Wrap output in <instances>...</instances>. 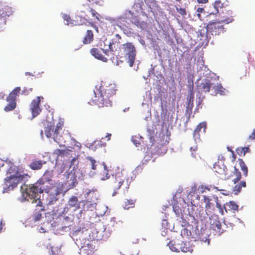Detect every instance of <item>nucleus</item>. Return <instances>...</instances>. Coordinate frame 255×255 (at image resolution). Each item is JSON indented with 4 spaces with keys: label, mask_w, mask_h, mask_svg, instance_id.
Instances as JSON below:
<instances>
[{
    "label": "nucleus",
    "mask_w": 255,
    "mask_h": 255,
    "mask_svg": "<svg viewBox=\"0 0 255 255\" xmlns=\"http://www.w3.org/2000/svg\"><path fill=\"white\" fill-rule=\"evenodd\" d=\"M229 176V178H233L232 180L235 184L241 179L242 175L239 169H237L236 167H234V171L233 172V174Z\"/></svg>",
    "instance_id": "24"
},
{
    "label": "nucleus",
    "mask_w": 255,
    "mask_h": 255,
    "mask_svg": "<svg viewBox=\"0 0 255 255\" xmlns=\"http://www.w3.org/2000/svg\"><path fill=\"white\" fill-rule=\"evenodd\" d=\"M198 129H195L193 132V138L196 143L201 141L200 132L197 131Z\"/></svg>",
    "instance_id": "42"
},
{
    "label": "nucleus",
    "mask_w": 255,
    "mask_h": 255,
    "mask_svg": "<svg viewBox=\"0 0 255 255\" xmlns=\"http://www.w3.org/2000/svg\"><path fill=\"white\" fill-rule=\"evenodd\" d=\"M173 209L177 217H181L182 216L181 209L177 205H174L173 206Z\"/></svg>",
    "instance_id": "39"
},
{
    "label": "nucleus",
    "mask_w": 255,
    "mask_h": 255,
    "mask_svg": "<svg viewBox=\"0 0 255 255\" xmlns=\"http://www.w3.org/2000/svg\"><path fill=\"white\" fill-rule=\"evenodd\" d=\"M199 3H206L208 1V0H197Z\"/></svg>",
    "instance_id": "57"
},
{
    "label": "nucleus",
    "mask_w": 255,
    "mask_h": 255,
    "mask_svg": "<svg viewBox=\"0 0 255 255\" xmlns=\"http://www.w3.org/2000/svg\"><path fill=\"white\" fill-rule=\"evenodd\" d=\"M87 159L90 161V165L91 166V168L93 170H95L96 169V161L95 159H94L92 157L88 156L87 157Z\"/></svg>",
    "instance_id": "40"
},
{
    "label": "nucleus",
    "mask_w": 255,
    "mask_h": 255,
    "mask_svg": "<svg viewBox=\"0 0 255 255\" xmlns=\"http://www.w3.org/2000/svg\"><path fill=\"white\" fill-rule=\"evenodd\" d=\"M53 170H46L42 177L37 181V184L41 186H46L48 188L51 202L58 200L57 196L60 194L63 190V185L61 183H52Z\"/></svg>",
    "instance_id": "3"
},
{
    "label": "nucleus",
    "mask_w": 255,
    "mask_h": 255,
    "mask_svg": "<svg viewBox=\"0 0 255 255\" xmlns=\"http://www.w3.org/2000/svg\"><path fill=\"white\" fill-rule=\"evenodd\" d=\"M212 78L204 79L201 83L198 86L197 88L199 91L201 93H207L209 92L211 89V84H213L212 83Z\"/></svg>",
    "instance_id": "14"
},
{
    "label": "nucleus",
    "mask_w": 255,
    "mask_h": 255,
    "mask_svg": "<svg viewBox=\"0 0 255 255\" xmlns=\"http://www.w3.org/2000/svg\"><path fill=\"white\" fill-rule=\"evenodd\" d=\"M168 246L170 249L173 251L175 252H180L181 250L180 243H175V242H173V241H170L168 243Z\"/></svg>",
    "instance_id": "26"
},
{
    "label": "nucleus",
    "mask_w": 255,
    "mask_h": 255,
    "mask_svg": "<svg viewBox=\"0 0 255 255\" xmlns=\"http://www.w3.org/2000/svg\"><path fill=\"white\" fill-rule=\"evenodd\" d=\"M224 208L226 213H235L239 210V205L234 201H231L227 202L224 205Z\"/></svg>",
    "instance_id": "16"
},
{
    "label": "nucleus",
    "mask_w": 255,
    "mask_h": 255,
    "mask_svg": "<svg viewBox=\"0 0 255 255\" xmlns=\"http://www.w3.org/2000/svg\"><path fill=\"white\" fill-rule=\"evenodd\" d=\"M21 89L19 87H17L14 88L8 95V97L6 98V101H13L16 102V97L20 93Z\"/></svg>",
    "instance_id": "20"
},
{
    "label": "nucleus",
    "mask_w": 255,
    "mask_h": 255,
    "mask_svg": "<svg viewBox=\"0 0 255 255\" xmlns=\"http://www.w3.org/2000/svg\"><path fill=\"white\" fill-rule=\"evenodd\" d=\"M69 150L67 149H56L53 151V154L56 155L57 156H64L68 153Z\"/></svg>",
    "instance_id": "34"
},
{
    "label": "nucleus",
    "mask_w": 255,
    "mask_h": 255,
    "mask_svg": "<svg viewBox=\"0 0 255 255\" xmlns=\"http://www.w3.org/2000/svg\"><path fill=\"white\" fill-rule=\"evenodd\" d=\"M91 19H90L88 16H82L81 15H77L72 19L71 24L74 25H86L87 23H89Z\"/></svg>",
    "instance_id": "15"
},
{
    "label": "nucleus",
    "mask_w": 255,
    "mask_h": 255,
    "mask_svg": "<svg viewBox=\"0 0 255 255\" xmlns=\"http://www.w3.org/2000/svg\"><path fill=\"white\" fill-rule=\"evenodd\" d=\"M94 40L93 32L91 30H87L83 39V43L84 44H88L91 43Z\"/></svg>",
    "instance_id": "23"
},
{
    "label": "nucleus",
    "mask_w": 255,
    "mask_h": 255,
    "mask_svg": "<svg viewBox=\"0 0 255 255\" xmlns=\"http://www.w3.org/2000/svg\"><path fill=\"white\" fill-rule=\"evenodd\" d=\"M122 50L126 57L128 58V63L130 67H132L135 59L136 51L134 46L131 42H127L122 46Z\"/></svg>",
    "instance_id": "7"
},
{
    "label": "nucleus",
    "mask_w": 255,
    "mask_h": 255,
    "mask_svg": "<svg viewBox=\"0 0 255 255\" xmlns=\"http://www.w3.org/2000/svg\"><path fill=\"white\" fill-rule=\"evenodd\" d=\"M139 41L142 45H145V42L143 39H140V40H139Z\"/></svg>",
    "instance_id": "60"
},
{
    "label": "nucleus",
    "mask_w": 255,
    "mask_h": 255,
    "mask_svg": "<svg viewBox=\"0 0 255 255\" xmlns=\"http://www.w3.org/2000/svg\"><path fill=\"white\" fill-rule=\"evenodd\" d=\"M204 202L205 203V208L206 210H208L211 208L213 204L211 203V199L209 197L204 196Z\"/></svg>",
    "instance_id": "37"
},
{
    "label": "nucleus",
    "mask_w": 255,
    "mask_h": 255,
    "mask_svg": "<svg viewBox=\"0 0 255 255\" xmlns=\"http://www.w3.org/2000/svg\"><path fill=\"white\" fill-rule=\"evenodd\" d=\"M32 91V88H24L23 90L22 91V94L25 95H28Z\"/></svg>",
    "instance_id": "47"
},
{
    "label": "nucleus",
    "mask_w": 255,
    "mask_h": 255,
    "mask_svg": "<svg viewBox=\"0 0 255 255\" xmlns=\"http://www.w3.org/2000/svg\"><path fill=\"white\" fill-rule=\"evenodd\" d=\"M42 216L41 213L39 211L36 212L32 216V219L34 221H38L40 220Z\"/></svg>",
    "instance_id": "44"
},
{
    "label": "nucleus",
    "mask_w": 255,
    "mask_h": 255,
    "mask_svg": "<svg viewBox=\"0 0 255 255\" xmlns=\"http://www.w3.org/2000/svg\"><path fill=\"white\" fill-rule=\"evenodd\" d=\"M135 200L126 199L123 203L122 206L125 209L128 210L134 206Z\"/></svg>",
    "instance_id": "25"
},
{
    "label": "nucleus",
    "mask_w": 255,
    "mask_h": 255,
    "mask_svg": "<svg viewBox=\"0 0 255 255\" xmlns=\"http://www.w3.org/2000/svg\"><path fill=\"white\" fill-rule=\"evenodd\" d=\"M43 99V97L38 96L32 101L30 105V109L33 118L38 116L41 112V109L40 107V104L41 100Z\"/></svg>",
    "instance_id": "11"
},
{
    "label": "nucleus",
    "mask_w": 255,
    "mask_h": 255,
    "mask_svg": "<svg viewBox=\"0 0 255 255\" xmlns=\"http://www.w3.org/2000/svg\"><path fill=\"white\" fill-rule=\"evenodd\" d=\"M111 177L110 174L109 173V170L106 165L104 167V170L100 173V178L102 180L110 179Z\"/></svg>",
    "instance_id": "28"
},
{
    "label": "nucleus",
    "mask_w": 255,
    "mask_h": 255,
    "mask_svg": "<svg viewBox=\"0 0 255 255\" xmlns=\"http://www.w3.org/2000/svg\"><path fill=\"white\" fill-rule=\"evenodd\" d=\"M126 177L121 173L118 172L114 175H112L109 182V187L111 190L113 191V196L117 195L118 190L123 189L127 190L129 188V185L128 180L125 181Z\"/></svg>",
    "instance_id": "5"
},
{
    "label": "nucleus",
    "mask_w": 255,
    "mask_h": 255,
    "mask_svg": "<svg viewBox=\"0 0 255 255\" xmlns=\"http://www.w3.org/2000/svg\"><path fill=\"white\" fill-rule=\"evenodd\" d=\"M95 246L93 243L88 241L81 247L79 253L80 255H95Z\"/></svg>",
    "instance_id": "12"
},
{
    "label": "nucleus",
    "mask_w": 255,
    "mask_h": 255,
    "mask_svg": "<svg viewBox=\"0 0 255 255\" xmlns=\"http://www.w3.org/2000/svg\"><path fill=\"white\" fill-rule=\"evenodd\" d=\"M75 145H76L78 147L79 149H80L81 147V144H80V143H79L78 142L76 141V143L75 144Z\"/></svg>",
    "instance_id": "63"
},
{
    "label": "nucleus",
    "mask_w": 255,
    "mask_h": 255,
    "mask_svg": "<svg viewBox=\"0 0 255 255\" xmlns=\"http://www.w3.org/2000/svg\"><path fill=\"white\" fill-rule=\"evenodd\" d=\"M8 168L6 170L7 176L4 179V184L6 188V190H13L22 181L25 182L30 178L27 173H24L20 170L18 166L15 165L10 161H6Z\"/></svg>",
    "instance_id": "2"
},
{
    "label": "nucleus",
    "mask_w": 255,
    "mask_h": 255,
    "mask_svg": "<svg viewBox=\"0 0 255 255\" xmlns=\"http://www.w3.org/2000/svg\"><path fill=\"white\" fill-rule=\"evenodd\" d=\"M61 131H59L57 132L56 135H55V136L53 138L54 140L57 142L60 147L64 145V144L66 141L65 137L62 135Z\"/></svg>",
    "instance_id": "22"
},
{
    "label": "nucleus",
    "mask_w": 255,
    "mask_h": 255,
    "mask_svg": "<svg viewBox=\"0 0 255 255\" xmlns=\"http://www.w3.org/2000/svg\"><path fill=\"white\" fill-rule=\"evenodd\" d=\"M46 188V186H41L39 184H37V182L29 186L24 184L21 186L22 196L27 201L32 200V203L39 200V194L43 192L48 194V192L50 191L48 190V188Z\"/></svg>",
    "instance_id": "4"
},
{
    "label": "nucleus",
    "mask_w": 255,
    "mask_h": 255,
    "mask_svg": "<svg viewBox=\"0 0 255 255\" xmlns=\"http://www.w3.org/2000/svg\"><path fill=\"white\" fill-rule=\"evenodd\" d=\"M238 162H239V163L240 164V166L241 167H244L245 166H246V164L244 162V161L243 160V159H238Z\"/></svg>",
    "instance_id": "54"
},
{
    "label": "nucleus",
    "mask_w": 255,
    "mask_h": 255,
    "mask_svg": "<svg viewBox=\"0 0 255 255\" xmlns=\"http://www.w3.org/2000/svg\"><path fill=\"white\" fill-rule=\"evenodd\" d=\"M62 18H63L64 21H66V25L73 26V25L71 23V22L72 21V19L71 18L70 16L69 15L63 14Z\"/></svg>",
    "instance_id": "38"
},
{
    "label": "nucleus",
    "mask_w": 255,
    "mask_h": 255,
    "mask_svg": "<svg viewBox=\"0 0 255 255\" xmlns=\"http://www.w3.org/2000/svg\"><path fill=\"white\" fill-rule=\"evenodd\" d=\"M63 127V122H59L56 124V126L51 124L48 125V126L45 128V134L47 137H51L53 139L57 132L62 130Z\"/></svg>",
    "instance_id": "10"
},
{
    "label": "nucleus",
    "mask_w": 255,
    "mask_h": 255,
    "mask_svg": "<svg viewBox=\"0 0 255 255\" xmlns=\"http://www.w3.org/2000/svg\"><path fill=\"white\" fill-rule=\"evenodd\" d=\"M8 102V103L7 104V105L4 107V110L5 112H9L13 110L16 106V102H13L11 101H7Z\"/></svg>",
    "instance_id": "30"
},
{
    "label": "nucleus",
    "mask_w": 255,
    "mask_h": 255,
    "mask_svg": "<svg viewBox=\"0 0 255 255\" xmlns=\"http://www.w3.org/2000/svg\"><path fill=\"white\" fill-rule=\"evenodd\" d=\"M77 159L76 158H73L71 162H70V167L71 168L73 165H74V163L76 161Z\"/></svg>",
    "instance_id": "56"
},
{
    "label": "nucleus",
    "mask_w": 255,
    "mask_h": 255,
    "mask_svg": "<svg viewBox=\"0 0 255 255\" xmlns=\"http://www.w3.org/2000/svg\"><path fill=\"white\" fill-rule=\"evenodd\" d=\"M9 14H7L3 10L0 9V20H4L6 16H8Z\"/></svg>",
    "instance_id": "46"
},
{
    "label": "nucleus",
    "mask_w": 255,
    "mask_h": 255,
    "mask_svg": "<svg viewBox=\"0 0 255 255\" xmlns=\"http://www.w3.org/2000/svg\"><path fill=\"white\" fill-rule=\"evenodd\" d=\"M194 94L192 92H191L190 94H189L187 98V108L192 109L193 107V102H194Z\"/></svg>",
    "instance_id": "31"
},
{
    "label": "nucleus",
    "mask_w": 255,
    "mask_h": 255,
    "mask_svg": "<svg viewBox=\"0 0 255 255\" xmlns=\"http://www.w3.org/2000/svg\"><path fill=\"white\" fill-rule=\"evenodd\" d=\"M207 127V124L206 122H202L200 123L196 127L195 129H198L197 131L199 132H201L205 133L206 131V128Z\"/></svg>",
    "instance_id": "33"
},
{
    "label": "nucleus",
    "mask_w": 255,
    "mask_h": 255,
    "mask_svg": "<svg viewBox=\"0 0 255 255\" xmlns=\"http://www.w3.org/2000/svg\"><path fill=\"white\" fill-rule=\"evenodd\" d=\"M150 141L152 142V145L154 144V142L155 141L154 138L153 136L150 137Z\"/></svg>",
    "instance_id": "58"
},
{
    "label": "nucleus",
    "mask_w": 255,
    "mask_h": 255,
    "mask_svg": "<svg viewBox=\"0 0 255 255\" xmlns=\"http://www.w3.org/2000/svg\"><path fill=\"white\" fill-rule=\"evenodd\" d=\"M237 153L241 156H245V154L251 151L249 147H239L236 149Z\"/></svg>",
    "instance_id": "27"
},
{
    "label": "nucleus",
    "mask_w": 255,
    "mask_h": 255,
    "mask_svg": "<svg viewBox=\"0 0 255 255\" xmlns=\"http://www.w3.org/2000/svg\"><path fill=\"white\" fill-rule=\"evenodd\" d=\"M91 54L94 56L96 58L103 61V62H107V58L105 57L100 52V50L96 48H92L90 50Z\"/></svg>",
    "instance_id": "21"
},
{
    "label": "nucleus",
    "mask_w": 255,
    "mask_h": 255,
    "mask_svg": "<svg viewBox=\"0 0 255 255\" xmlns=\"http://www.w3.org/2000/svg\"><path fill=\"white\" fill-rule=\"evenodd\" d=\"M241 168L243 172L244 175L246 177L247 176L248 173V167H247V166L242 167H241Z\"/></svg>",
    "instance_id": "49"
},
{
    "label": "nucleus",
    "mask_w": 255,
    "mask_h": 255,
    "mask_svg": "<svg viewBox=\"0 0 255 255\" xmlns=\"http://www.w3.org/2000/svg\"><path fill=\"white\" fill-rule=\"evenodd\" d=\"M218 88L217 89V94L224 95L225 94V89L223 88L221 83H218Z\"/></svg>",
    "instance_id": "41"
},
{
    "label": "nucleus",
    "mask_w": 255,
    "mask_h": 255,
    "mask_svg": "<svg viewBox=\"0 0 255 255\" xmlns=\"http://www.w3.org/2000/svg\"><path fill=\"white\" fill-rule=\"evenodd\" d=\"M249 138L251 140L255 139V128L254 129L251 134L249 135Z\"/></svg>",
    "instance_id": "51"
},
{
    "label": "nucleus",
    "mask_w": 255,
    "mask_h": 255,
    "mask_svg": "<svg viewBox=\"0 0 255 255\" xmlns=\"http://www.w3.org/2000/svg\"><path fill=\"white\" fill-rule=\"evenodd\" d=\"M93 2L90 0H82L80 5V12L87 16V13L90 12L92 14L93 18L97 19L98 21H100L99 16L100 14L93 9Z\"/></svg>",
    "instance_id": "9"
},
{
    "label": "nucleus",
    "mask_w": 255,
    "mask_h": 255,
    "mask_svg": "<svg viewBox=\"0 0 255 255\" xmlns=\"http://www.w3.org/2000/svg\"><path fill=\"white\" fill-rule=\"evenodd\" d=\"M117 90L116 86L114 83L104 84L99 87L96 86L91 95L92 102L99 107L111 106Z\"/></svg>",
    "instance_id": "1"
},
{
    "label": "nucleus",
    "mask_w": 255,
    "mask_h": 255,
    "mask_svg": "<svg viewBox=\"0 0 255 255\" xmlns=\"http://www.w3.org/2000/svg\"><path fill=\"white\" fill-rule=\"evenodd\" d=\"M180 217L182 219V220H183V222H182V226H186L188 224V223L187 222H186L185 220L183 219V217H182V216H181Z\"/></svg>",
    "instance_id": "55"
},
{
    "label": "nucleus",
    "mask_w": 255,
    "mask_h": 255,
    "mask_svg": "<svg viewBox=\"0 0 255 255\" xmlns=\"http://www.w3.org/2000/svg\"><path fill=\"white\" fill-rule=\"evenodd\" d=\"M209 224L210 229L214 231L219 236L226 231V225L225 223L224 224L221 223L218 215H212L210 217Z\"/></svg>",
    "instance_id": "8"
},
{
    "label": "nucleus",
    "mask_w": 255,
    "mask_h": 255,
    "mask_svg": "<svg viewBox=\"0 0 255 255\" xmlns=\"http://www.w3.org/2000/svg\"><path fill=\"white\" fill-rule=\"evenodd\" d=\"M46 161L41 160H33L28 165L29 167L33 170H38L42 168L43 165L45 164Z\"/></svg>",
    "instance_id": "19"
},
{
    "label": "nucleus",
    "mask_w": 255,
    "mask_h": 255,
    "mask_svg": "<svg viewBox=\"0 0 255 255\" xmlns=\"http://www.w3.org/2000/svg\"><path fill=\"white\" fill-rule=\"evenodd\" d=\"M221 4V2L220 1H216L214 3V7L216 8V12H218L219 10L218 9V7L220 6Z\"/></svg>",
    "instance_id": "50"
},
{
    "label": "nucleus",
    "mask_w": 255,
    "mask_h": 255,
    "mask_svg": "<svg viewBox=\"0 0 255 255\" xmlns=\"http://www.w3.org/2000/svg\"><path fill=\"white\" fill-rule=\"evenodd\" d=\"M67 206L69 208H73L74 211H76L80 208V202L78 201L77 197L72 196L69 199Z\"/></svg>",
    "instance_id": "17"
},
{
    "label": "nucleus",
    "mask_w": 255,
    "mask_h": 255,
    "mask_svg": "<svg viewBox=\"0 0 255 255\" xmlns=\"http://www.w3.org/2000/svg\"><path fill=\"white\" fill-rule=\"evenodd\" d=\"M238 162H239V163L240 164V166L241 167H244L245 166H246V164L244 162V161L243 160V159H238Z\"/></svg>",
    "instance_id": "53"
},
{
    "label": "nucleus",
    "mask_w": 255,
    "mask_h": 255,
    "mask_svg": "<svg viewBox=\"0 0 255 255\" xmlns=\"http://www.w3.org/2000/svg\"><path fill=\"white\" fill-rule=\"evenodd\" d=\"M234 19L232 16L226 18H221L219 20L210 21L207 25V31L212 35H219L224 31L223 23L228 24L232 22Z\"/></svg>",
    "instance_id": "6"
},
{
    "label": "nucleus",
    "mask_w": 255,
    "mask_h": 255,
    "mask_svg": "<svg viewBox=\"0 0 255 255\" xmlns=\"http://www.w3.org/2000/svg\"><path fill=\"white\" fill-rule=\"evenodd\" d=\"M246 182L245 181H242L238 184H236L234 187L233 191L235 194H238L239 192H240L241 189L242 187H246Z\"/></svg>",
    "instance_id": "29"
},
{
    "label": "nucleus",
    "mask_w": 255,
    "mask_h": 255,
    "mask_svg": "<svg viewBox=\"0 0 255 255\" xmlns=\"http://www.w3.org/2000/svg\"><path fill=\"white\" fill-rule=\"evenodd\" d=\"M161 138V142L160 145L163 146L164 145L167 144L169 142V138L165 134H162L160 136Z\"/></svg>",
    "instance_id": "36"
},
{
    "label": "nucleus",
    "mask_w": 255,
    "mask_h": 255,
    "mask_svg": "<svg viewBox=\"0 0 255 255\" xmlns=\"http://www.w3.org/2000/svg\"><path fill=\"white\" fill-rule=\"evenodd\" d=\"M204 10V9L203 8H200V7H199L198 9H197V12H202V11Z\"/></svg>",
    "instance_id": "64"
},
{
    "label": "nucleus",
    "mask_w": 255,
    "mask_h": 255,
    "mask_svg": "<svg viewBox=\"0 0 255 255\" xmlns=\"http://www.w3.org/2000/svg\"><path fill=\"white\" fill-rule=\"evenodd\" d=\"M132 141L133 144L136 147H138L140 144L139 141H138L137 139H134L133 137H132Z\"/></svg>",
    "instance_id": "52"
},
{
    "label": "nucleus",
    "mask_w": 255,
    "mask_h": 255,
    "mask_svg": "<svg viewBox=\"0 0 255 255\" xmlns=\"http://www.w3.org/2000/svg\"><path fill=\"white\" fill-rule=\"evenodd\" d=\"M181 250L180 252L184 253L191 252L192 249L186 244L183 242H181L180 243Z\"/></svg>",
    "instance_id": "32"
},
{
    "label": "nucleus",
    "mask_w": 255,
    "mask_h": 255,
    "mask_svg": "<svg viewBox=\"0 0 255 255\" xmlns=\"http://www.w3.org/2000/svg\"><path fill=\"white\" fill-rule=\"evenodd\" d=\"M103 52L106 55H109V51L108 50H105L104 49H101Z\"/></svg>",
    "instance_id": "59"
},
{
    "label": "nucleus",
    "mask_w": 255,
    "mask_h": 255,
    "mask_svg": "<svg viewBox=\"0 0 255 255\" xmlns=\"http://www.w3.org/2000/svg\"><path fill=\"white\" fill-rule=\"evenodd\" d=\"M97 21H98L97 19H95L94 17H93V18L91 19V20H90V21H89V23L88 24V25H91L92 27H93L96 30V31L97 32H99L98 27L95 24V23L97 22Z\"/></svg>",
    "instance_id": "43"
},
{
    "label": "nucleus",
    "mask_w": 255,
    "mask_h": 255,
    "mask_svg": "<svg viewBox=\"0 0 255 255\" xmlns=\"http://www.w3.org/2000/svg\"><path fill=\"white\" fill-rule=\"evenodd\" d=\"M111 133H107L106 136V138H107V140H109L111 138Z\"/></svg>",
    "instance_id": "61"
},
{
    "label": "nucleus",
    "mask_w": 255,
    "mask_h": 255,
    "mask_svg": "<svg viewBox=\"0 0 255 255\" xmlns=\"http://www.w3.org/2000/svg\"><path fill=\"white\" fill-rule=\"evenodd\" d=\"M216 79H212V82L211 83L213 84H211V89L210 90L213 91L212 94L217 95V89L218 88V82L215 83Z\"/></svg>",
    "instance_id": "35"
},
{
    "label": "nucleus",
    "mask_w": 255,
    "mask_h": 255,
    "mask_svg": "<svg viewBox=\"0 0 255 255\" xmlns=\"http://www.w3.org/2000/svg\"><path fill=\"white\" fill-rule=\"evenodd\" d=\"M216 207L218 209L219 212L221 214V215H223L226 213L224 208V206H222L220 203L217 202Z\"/></svg>",
    "instance_id": "45"
},
{
    "label": "nucleus",
    "mask_w": 255,
    "mask_h": 255,
    "mask_svg": "<svg viewBox=\"0 0 255 255\" xmlns=\"http://www.w3.org/2000/svg\"><path fill=\"white\" fill-rule=\"evenodd\" d=\"M214 170L218 177L224 179H229L230 176L228 175L227 173L228 169L224 164L221 165L219 164H214Z\"/></svg>",
    "instance_id": "13"
},
{
    "label": "nucleus",
    "mask_w": 255,
    "mask_h": 255,
    "mask_svg": "<svg viewBox=\"0 0 255 255\" xmlns=\"http://www.w3.org/2000/svg\"><path fill=\"white\" fill-rule=\"evenodd\" d=\"M74 170V167L73 170L67 174V180L69 185L71 187L75 186L78 184L77 177L75 175V171Z\"/></svg>",
    "instance_id": "18"
},
{
    "label": "nucleus",
    "mask_w": 255,
    "mask_h": 255,
    "mask_svg": "<svg viewBox=\"0 0 255 255\" xmlns=\"http://www.w3.org/2000/svg\"><path fill=\"white\" fill-rule=\"evenodd\" d=\"M177 11L182 15H185L186 14V11L185 8H178V7H176Z\"/></svg>",
    "instance_id": "48"
},
{
    "label": "nucleus",
    "mask_w": 255,
    "mask_h": 255,
    "mask_svg": "<svg viewBox=\"0 0 255 255\" xmlns=\"http://www.w3.org/2000/svg\"><path fill=\"white\" fill-rule=\"evenodd\" d=\"M2 230V221L0 220V233L1 232Z\"/></svg>",
    "instance_id": "62"
}]
</instances>
